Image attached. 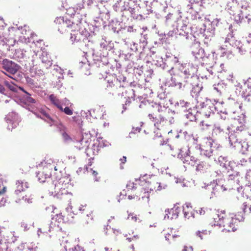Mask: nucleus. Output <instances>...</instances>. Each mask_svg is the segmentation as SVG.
I'll list each match as a JSON object with an SVG mask.
<instances>
[{"mask_svg":"<svg viewBox=\"0 0 251 251\" xmlns=\"http://www.w3.org/2000/svg\"><path fill=\"white\" fill-rule=\"evenodd\" d=\"M49 100L51 102L55 105L59 110H63V107L60 104L59 100L57 99L53 94L50 95Z\"/></svg>","mask_w":251,"mask_h":251,"instance_id":"36","label":"nucleus"},{"mask_svg":"<svg viewBox=\"0 0 251 251\" xmlns=\"http://www.w3.org/2000/svg\"><path fill=\"white\" fill-rule=\"evenodd\" d=\"M180 211V209L179 207L176 206V205H175L174 208L169 209H166L165 211V212L172 214L171 219H176L178 214Z\"/></svg>","mask_w":251,"mask_h":251,"instance_id":"31","label":"nucleus"},{"mask_svg":"<svg viewBox=\"0 0 251 251\" xmlns=\"http://www.w3.org/2000/svg\"><path fill=\"white\" fill-rule=\"evenodd\" d=\"M164 61L166 71L169 72L170 74L173 72L174 65L179 62L178 58L171 53L166 55Z\"/></svg>","mask_w":251,"mask_h":251,"instance_id":"11","label":"nucleus"},{"mask_svg":"<svg viewBox=\"0 0 251 251\" xmlns=\"http://www.w3.org/2000/svg\"><path fill=\"white\" fill-rule=\"evenodd\" d=\"M70 181L71 177L70 175L62 176L59 178L58 180L52 181L50 186V190H51L54 189V192L50 191V193H51V195H59V191L61 190V189L65 190V188L63 187V186L69 184Z\"/></svg>","mask_w":251,"mask_h":251,"instance_id":"3","label":"nucleus"},{"mask_svg":"<svg viewBox=\"0 0 251 251\" xmlns=\"http://www.w3.org/2000/svg\"><path fill=\"white\" fill-rule=\"evenodd\" d=\"M197 112L194 107H191V110H188L186 112L184 113V116L191 122L196 121L197 119L195 113Z\"/></svg>","mask_w":251,"mask_h":251,"instance_id":"30","label":"nucleus"},{"mask_svg":"<svg viewBox=\"0 0 251 251\" xmlns=\"http://www.w3.org/2000/svg\"><path fill=\"white\" fill-rule=\"evenodd\" d=\"M16 184L17 185V189L15 191V193L16 195H19L20 193L24 190V187L25 188L28 187V184L27 182H24L22 181H18Z\"/></svg>","mask_w":251,"mask_h":251,"instance_id":"33","label":"nucleus"},{"mask_svg":"<svg viewBox=\"0 0 251 251\" xmlns=\"http://www.w3.org/2000/svg\"><path fill=\"white\" fill-rule=\"evenodd\" d=\"M224 102H218L216 101L215 104L212 103V107H211V111H215V112H217L218 114H220L221 113H226V109L224 108L222 106Z\"/></svg>","mask_w":251,"mask_h":251,"instance_id":"27","label":"nucleus"},{"mask_svg":"<svg viewBox=\"0 0 251 251\" xmlns=\"http://www.w3.org/2000/svg\"><path fill=\"white\" fill-rule=\"evenodd\" d=\"M152 3L151 2H149L148 1H144L143 2V4H145L146 8H148V10H149L148 12L150 14L152 13L153 12V10L152 9L151 7Z\"/></svg>","mask_w":251,"mask_h":251,"instance_id":"54","label":"nucleus"},{"mask_svg":"<svg viewBox=\"0 0 251 251\" xmlns=\"http://www.w3.org/2000/svg\"><path fill=\"white\" fill-rule=\"evenodd\" d=\"M5 86L10 91L13 92H17L18 86L12 81L5 80L4 81Z\"/></svg>","mask_w":251,"mask_h":251,"instance_id":"37","label":"nucleus"},{"mask_svg":"<svg viewBox=\"0 0 251 251\" xmlns=\"http://www.w3.org/2000/svg\"><path fill=\"white\" fill-rule=\"evenodd\" d=\"M111 30L117 35L121 36L126 30V27L122 26V24L117 20H112L109 23Z\"/></svg>","mask_w":251,"mask_h":251,"instance_id":"14","label":"nucleus"},{"mask_svg":"<svg viewBox=\"0 0 251 251\" xmlns=\"http://www.w3.org/2000/svg\"><path fill=\"white\" fill-rule=\"evenodd\" d=\"M100 45V50L96 51L94 50L92 53L94 62L98 67H103L109 63L108 51L114 47V43L111 41H106L105 37L102 38Z\"/></svg>","mask_w":251,"mask_h":251,"instance_id":"1","label":"nucleus"},{"mask_svg":"<svg viewBox=\"0 0 251 251\" xmlns=\"http://www.w3.org/2000/svg\"><path fill=\"white\" fill-rule=\"evenodd\" d=\"M200 150L201 155H203L207 158H210L213 154V149H205L200 147Z\"/></svg>","mask_w":251,"mask_h":251,"instance_id":"38","label":"nucleus"},{"mask_svg":"<svg viewBox=\"0 0 251 251\" xmlns=\"http://www.w3.org/2000/svg\"><path fill=\"white\" fill-rule=\"evenodd\" d=\"M244 127L243 126H237L235 129H231V132H233V133H236V134H239L240 132H241L244 129Z\"/></svg>","mask_w":251,"mask_h":251,"instance_id":"58","label":"nucleus"},{"mask_svg":"<svg viewBox=\"0 0 251 251\" xmlns=\"http://www.w3.org/2000/svg\"><path fill=\"white\" fill-rule=\"evenodd\" d=\"M244 87L241 95L245 100L249 102L250 101V97H251V77L248 78Z\"/></svg>","mask_w":251,"mask_h":251,"instance_id":"18","label":"nucleus"},{"mask_svg":"<svg viewBox=\"0 0 251 251\" xmlns=\"http://www.w3.org/2000/svg\"><path fill=\"white\" fill-rule=\"evenodd\" d=\"M76 2L75 8L76 10H80L86 7V0H75Z\"/></svg>","mask_w":251,"mask_h":251,"instance_id":"44","label":"nucleus"},{"mask_svg":"<svg viewBox=\"0 0 251 251\" xmlns=\"http://www.w3.org/2000/svg\"><path fill=\"white\" fill-rule=\"evenodd\" d=\"M130 17L136 20H142V16L141 14V4L137 1H133L131 5L129 12Z\"/></svg>","mask_w":251,"mask_h":251,"instance_id":"15","label":"nucleus"},{"mask_svg":"<svg viewBox=\"0 0 251 251\" xmlns=\"http://www.w3.org/2000/svg\"><path fill=\"white\" fill-rule=\"evenodd\" d=\"M190 50L196 60H203L205 58L209 57V54H207L204 49L201 47L200 43L196 39L191 45Z\"/></svg>","mask_w":251,"mask_h":251,"instance_id":"5","label":"nucleus"},{"mask_svg":"<svg viewBox=\"0 0 251 251\" xmlns=\"http://www.w3.org/2000/svg\"><path fill=\"white\" fill-rule=\"evenodd\" d=\"M229 132L228 140L229 144L231 146L236 148L238 145V143H239L241 141H239L237 138L239 134H236V133H232V132H230L229 131Z\"/></svg>","mask_w":251,"mask_h":251,"instance_id":"26","label":"nucleus"},{"mask_svg":"<svg viewBox=\"0 0 251 251\" xmlns=\"http://www.w3.org/2000/svg\"><path fill=\"white\" fill-rule=\"evenodd\" d=\"M63 140L66 142H69L72 140L70 136L65 132H63L62 134Z\"/></svg>","mask_w":251,"mask_h":251,"instance_id":"59","label":"nucleus"},{"mask_svg":"<svg viewBox=\"0 0 251 251\" xmlns=\"http://www.w3.org/2000/svg\"><path fill=\"white\" fill-rule=\"evenodd\" d=\"M212 103H210V105H209L206 109H204V110H202L201 112L204 115V116L207 118L210 117L211 114L215 113L214 110H213V111H210Z\"/></svg>","mask_w":251,"mask_h":251,"instance_id":"46","label":"nucleus"},{"mask_svg":"<svg viewBox=\"0 0 251 251\" xmlns=\"http://www.w3.org/2000/svg\"><path fill=\"white\" fill-rule=\"evenodd\" d=\"M179 30L176 27H174V29L172 30H170L168 32V33L166 34L165 33H161L159 35V44H163L164 42H166L168 38L170 37H173L174 35H176L177 33H178Z\"/></svg>","mask_w":251,"mask_h":251,"instance_id":"25","label":"nucleus"},{"mask_svg":"<svg viewBox=\"0 0 251 251\" xmlns=\"http://www.w3.org/2000/svg\"><path fill=\"white\" fill-rule=\"evenodd\" d=\"M187 21L184 22L181 20V22H177L176 24L173 25V27H176L178 29V27H180L178 34L180 36H185L186 39H188L190 37L195 38V36H193L191 34H189L188 31H187Z\"/></svg>","mask_w":251,"mask_h":251,"instance_id":"17","label":"nucleus"},{"mask_svg":"<svg viewBox=\"0 0 251 251\" xmlns=\"http://www.w3.org/2000/svg\"><path fill=\"white\" fill-rule=\"evenodd\" d=\"M242 43L240 41H238L236 40L235 39H230L229 40V45L232 47L237 48L239 47V45L241 44Z\"/></svg>","mask_w":251,"mask_h":251,"instance_id":"49","label":"nucleus"},{"mask_svg":"<svg viewBox=\"0 0 251 251\" xmlns=\"http://www.w3.org/2000/svg\"><path fill=\"white\" fill-rule=\"evenodd\" d=\"M148 8H146L145 4L142 3L141 4V14L142 16V19H145V16L149 15L150 13L148 12Z\"/></svg>","mask_w":251,"mask_h":251,"instance_id":"48","label":"nucleus"},{"mask_svg":"<svg viewBox=\"0 0 251 251\" xmlns=\"http://www.w3.org/2000/svg\"><path fill=\"white\" fill-rule=\"evenodd\" d=\"M83 39L82 36L79 33L78 31H74L71 33L70 40L73 43L78 42Z\"/></svg>","mask_w":251,"mask_h":251,"instance_id":"32","label":"nucleus"},{"mask_svg":"<svg viewBox=\"0 0 251 251\" xmlns=\"http://www.w3.org/2000/svg\"><path fill=\"white\" fill-rule=\"evenodd\" d=\"M181 16H178L176 12H170L165 16L166 24L168 26L170 25L173 27V25L176 24L177 22H181Z\"/></svg>","mask_w":251,"mask_h":251,"instance_id":"19","label":"nucleus"},{"mask_svg":"<svg viewBox=\"0 0 251 251\" xmlns=\"http://www.w3.org/2000/svg\"><path fill=\"white\" fill-rule=\"evenodd\" d=\"M218 161L220 166L224 169L226 168L227 164L229 162L227 159V157L223 156H220L218 158Z\"/></svg>","mask_w":251,"mask_h":251,"instance_id":"41","label":"nucleus"},{"mask_svg":"<svg viewBox=\"0 0 251 251\" xmlns=\"http://www.w3.org/2000/svg\"><path fill=\"white\" fill-rule=\"evenodd\" d=\"M206 144L207 147H210V149H213V150L214 149L218 150L220 148H221V146L219 144L211 138L208 139Z\"/></svg>","mask_w":251,"mask_h":251,"instance_id":"34","label":"nucleus"},{"mask_svg":"<svg viewBox=\"0 0 251 251\" xmlns=\"http://www.w3.org/2000/svg\"><path fill=\"white\" fill-rule=\"evenodd\" d=\"M217 218H214V225L218 226H225L223 225V216H221L219 214H217Z\"/></svg>","mask_w":251,"mask_h":251,"instance_id":"42","label":"nucleus"},{"mask_svg":"<svg viewBox=\"0 0 251 251\" xmlns=\"http://www.w3.org/2000/svg\"><path fill=\"white\" fill-rule=\"evenodd\" d=\"M19 102L21 105L23 107L26 108L29 111H33L31 108H32L31 104H33L36 102V100L31 97V94L28 93L27 94H24L21 97L20 99Z\"/></svg>","mask_w":251,"mask_h":251,"instance_id":"13","label":"nucleus"},{"mask_svg":"<svg viewBox=\"0 0 251 251\" xmlns=\"http://www.w3.org/2000/svg\"><path fill=\"white\" fill-rule=\"evenodd\" d=\"M133 1L128 0V1H125L123 3V5L122 6L120 11L122 12H124L125 11H128L130 12L131 5Z\"/></svg>","mask_w":251,"mask_h":251,"instance_id":"40","label":"nucleus"},{"mask_svg":"<svg viewBox=\"0 0 251 251\" xmlns=\"http://www.w3.org/2000/svg\"><path fill=\"white\" fill-rule=\"evenodd\" d=\"M209 105H210V103H209L208 101H207L206 103H205L204 102H201L198 106V107L201 109H202V110H204V109H206Z\"/></svg>","mask_w":251,"mask_h":251,"instance_id":"61","label":"nucleus"},{"mask_svg":"<svg viewBox=\"0 0 251 251\" xmlns=\"http://www.w3.org/2000/svg\"><path fill=\"white\" fill-rule=\"evenodd\" d=\"M121 1V0H117L115 4L113 5V10L116 12L120 10L121 8L120 7V3Z\"/></svg>","mask_w":251,"mask_h":251,"instance_id":"60","label":"nucleus"},{"mask_svg":"<svg viewBox=\"0 0 251 251\" xmlns=\"http://www.w3.org/2000/svg\"><path fill=\"white\" fill-rule=\"evenodd\" d=\"M242 10H240L239 13L234 15V21L238 24L245 22V18H248L247 13L245 12L246 7L242 6Z\"/></svg>","mask_w":251,"mask_h":251,"instance_id":"22","label":"nucleus"},{"mask_svg":"<svg viewBox=\"0 0 251 251\" xmlns=\"http://www.w3.org/2000/svg\"><path fill=\"white\" fill-rule=\"evenodd\" d=\"M153 62L155 65L161 68L164 70L166 71V66L165 65L164 58L163 59L162 57H161L159 60H153Z\"/></svg>","mask_w":251,"mask_h":251,"instance_id":"43","label":"nucleus"},{"mask_svg":"<svg viewBox=\"0 0 251 251\" xmlns=\"http://www.w3.org/2000/svg\"><path fill=\"white\" fill-rule=\"evenodd\" d=\"M86 136H88V138H85L84 135H82V137L81 140L76 143L75 147L78 150H81L84 148L85 149V153L88 157L90 156V152L91 150L89 149V143L91 141L90 134H85Z\"/></svg>","mask_w":251,"mask_h":251,"instance_id":"10","label":"nucleus"},{"mask_svg":"<svg viewBox=\"0 0 251 251\" xmlns=\"http://www.w3.org/2000/svg\"><path fill=\"white\" fill-rule=\"evenodd\" d=\"M175 106L181 113H185L188 110H191L190 103L183 100H180L176 102Z\"/></svg>","mask_w":251,"mask_h":251,"instance_id":"21","label":"nucleus"},{"mask_svg":"<svg viewBox=\"0 0 251 251\" xmlns=\"http://www.w3.org/2000/svg\"><path fill=\"white\" fill-rule=\"evenodd\" d=\"M214 89L216 90L218 92L221 93L222 91L225 89L226 85L224 83H218L217 84L213 85Z\"/></svg>","mask_w":251,"mask_h":251,"instance_id":"45","label":"nucleus"},{"mask_svg":"<svg viewBox=\"0 0 251 251\" xmlns=\"http://www.w3.org/2000/svg\"><path fill=\"white\" fill-rule=\"evenodd\" d=\"M223 21L220 18H215L213 19L211 23L209 24L208 26L204 30L203 36L204 37V44H208V41L211 40L215 33L216 28H219L221 27Z\"/></svg>","mask_w":251,"mask_h":251,"instance_id":"2","label":"nucleus"},{"mask_svg":"<svg viewBox=\"0 0 251 251\" xmlns=\"http://www.w3.org/2000/svg\"><path fill=\"white\" fill-rule=\"evenodd\" d=\"M236 49L238 50V52L241 55L244 54L245 52L247 51V50L246 48L244 47V45L242 43L239 46V47L237 48Z\"/></svg>","mask_w":251,"mask_h":251,"instance_id":"53","label":"nucleus"},{"mask_svg":"<svg viewBox=\"0 0 251 251\" xmlns=\"http://www.w3.org/2000/svg\"><path fill=\"white\" fill-rule=\"evenodd\" d=\"M2 65V68L11 75H15L20 68V66L16 63L7 59L3 60Z\"/></svg>","mask_w":251,"mask_h":251,"instance_id":"9","label":"nucleus"},{"mask_svg":"<svg viewBox=\"0 0 251 251\" xmlns=\"http://www.w3.org/2000/svg\"><path fill=\"white\" fill-rule=\"evenodd\" d=\"M78 32L81 34V35L82 36V38H83V39H84L85 37H87V35L89 34L88 32L85 28L84 29L80 30L79 31H78Z\"/></svg>","mask_w":251,"mask_h":251,"instance_id":"64","label":"nucleus"},{"mask_svg":"<svg viewBox=\"0 0 251 251\" xmlns=\"http://www.w3.org/2000/svg\"><path fill=\"white\" fill-rule=\"evenodd\" d=\"M97 8L99 10V13L100 21L102 22V25H103L105 22L103 21V19L108 21L110 18V13L109 10L106 9L104 6L102 5H96Z\"/></svg>","mask_w":251,"mask_h":251,"instance_id":"20","label":"nucleus"},{"mask_svg":"<svg viewBox=\"0 0 251 251\" xmlns=\"http://www.w3.org/2000/svg\"><path fill=\"white\" fill-rule=\"evenodd\" d=\"M101 23H102L100 21V19L98 17L97 18V20H95L94 24L93 25V26L98 28L101 26Z\"/></svg>","mask_w":251,"mask_h":251,"instance_id":"56","label":"nucleus"},{"mask_svg":"<svg viewBox=\"0 0 251 251\" xmlns=\"http://www.w3.org/2000/svg\"><path fill=\"white\" fill-rule=\"evenodd\" d=\"M182 152L183 151L182 149L179 150V152L177 155V158L180 159L184 163H188L194 165L197 161V159L193 156H187L183 157Z\"/></svg>","mask_w":251,"mask_h":251,"instance_id":"24","label":"nucleus"},{"mask_svg":"<svg viewBox=\"0 0 251 251\" xmlns=\"http://www.w3.org/2000/svg\"><path fill=\"white\" fill-rule=\"evenodd\" d=\"M54 22L56 24H62V26L64 27H69V25L67 23V22H64V19L62 17H58L56 18V19L54 21Z\"/></svg>","mask_w":251,"mask_h":251,"instance_id":"47","label":"nucleus"},{"mask_svg":"<svg viewBox=\"0 0 251 251\" xmlns=\"http://www.w3.org/2000/svg\"><path fill=\"white\" fill-rule=\"evenodd\" d=\"M120 55H121V56L123 57L125 60H129L131 58L132 54L131 53L128 52L127 53H123L121 54Z\"/></svg>","mask_w":251,"mask_h":251,"instance_id":"63","label":"nucleus"},{"mask_svg":"<svg viewBox=\"0 0 251 251\" xmlns=\"http://www.w3.org/2000/svg\"><path fill=\"white\" fill-rule=\"evenodd\" d=\"M64 112L66 114L68 115H71L73 114V110L71 109L68 106L65 107V108H63V110H61Z\"/></svg>","mask_w":251,"mask_h":251,"instance_id":"62","label":"nucleus"},{"mask_svg":"<svg viewBox=\"0 0 251 251\" xmlns=\"http://www.w3.org/2000/svg\"><path fill=\"white\" fill-rule=\"evenodd\" d=\"M234 163L233 162L229 161V163H227L226 168H225V170L227 171V172L228 173V171H233L234 170L233 165Z\"/></svg>","mask_w":251,"mask_h":251,"instance_id":"55","label":"nucleus"},{"mask_svg":"<svg viewBox=\"0 0 251 251\" xmlns=\"http://www.w3.org/2000/svg\"><path fill=\"white\" fill-rule=\"evenodd\" d=\"M141 130V128L140 127H133L132 128V131L130 132H129V137L131 138V135L132 134H136V133L140 132Z\"/></svg>","mask_w":251,"mask_h":251,"instance_id":"57","label":"nucleus"},{"mask_svg":"<svg viewBox=\"0 0 251 251\" xmlns=\"http://www.w3.org/2000/svg\"><path fill=\"white\" fill-rule=\"evenodd\" d=\"M226 50H227L226 49V48H224V47L221 46L217 50V53L219 54L221 57H225L226 56Z\"/></svg>","mask_w":251,"mask_h":251,"instance_id":"51","label":"nucleus"},{"mask_svg":"<svg viewBox=\"0 0 251 251\" xmlns=\"http://www.w3.org/2000/svg\"><path fill=\"white\" fill-rule=\"evenodd\" d=\"M244 217L241 212H238L237 214L234 215V217H232L231 221H233L234 219L238 220L239 222L243 221L244 220Z\"/></svg>","mask_w":251,"mask_h":251,"instance_id":"50","label":"nucleus"},{"mask_svg":"<svg viewBox=\"0 0 251 251\" xmlns=\"http://www.w3.org/2000/svg\"><path fill=\"white\" fill-rule=\"evenodd\" d=\"M42 62L45 65V67L48 69L52 65V60L50 58H49L47 54H46V56L43 54V56L41 58Z\"/></svg>","mask_w":251,"mask_h":251,"instance_id":"39","label":"nucleus"},{"mask_svg":"<svg viewBox=\"0 0 251 251\" xmlns=\"http://www.w3.org/2000/svg\"><path fill=\"white\" fill-rule=\"evenodd\" d=\"M228 180L234 181V182L237 185H239L240 179H242L240 173L237 170H233V171H228Z\"/></svg>","mask_w":251,"mask_h":251,"instance_id":"23","label":"nucleus"},{"mask_svg":"<svg viewBox=\"0 0 251 251\" xmlns=\"http://www.w3.org/2000/svg\"><path fill=\"white\" fill-rule=\"evenodd\" d=\"M51 174L49 173H45L44 172H39L36 173V177L40 182H44L47 178H49Z\"/></svg>","mask_w":251,"mask_h":251,"instance_id":"35","label":"nucleus"},{"mask_svg":"<svg viewBox=\"0 0 251 251\" xmlns=\"http://www.w3.org/2000/svg\"><path fill=\"white\" fill-rule=\"evenodd\" d=\"M34 113L37 117L42 119L49 123H51L53 122L52 118L44 110L42 109L39 113L34 112Z\"/></svg>","mask_w":251,"mask_h":251,"instance_id":"28","label":"nucleus"},{"mask_svg":"<svg viewBox=\"0 0 251 251\" xmlns=\"http://www.w3.org/2000/svg\"><path fill=\"white\" fill-rule=\"evenodd\" d=\"M170 74L171 77L166 80V86L169 87H175L179 90H184L185 88H187V84L181 81V75L180 74H173L172 72Z\"/></svg>","mask_w":251,"mask_h":251,"instance_id":"4","label":"nucleus"},{"mask_svg":"<svg viewBox=\"0 0 251 251\" xmlns=\"http://www.w3.org/2000/svg\"><path fill=\"white\" fill-rule=\"evenodd\" d=\"M201 5V4L188 2L185 7L187 17H190L193 20L201 19V17L198 10Z\"/></svg>","mask_w":251,"mask_h":251,"instance_id":"7","label":"nucleus"},{"mask_svg":"<svg viewBox=\"0 0 251 251\" xmlns=\"http://www.w3.org/2000/svg\"><path fill=\"white\" fill-rule=\"evenodd\" d=\"M179 70L181 74L185 75L183 80L184 83L187 84V83H192V80H198V77L195 74V69L192 66L188 65L187 67L186 65L185 66L182 65Z\"/></svg>","mask_w":251,"mask_h":251,"instance_id":"6","label":"nucleus"},{"mask_svg":"<svg viewBox=\"0 0 251 251\" xmlns=\"http://www.w3.org/2000/svg\"><path fill=\"white\" fill-rule=\"evenodd\" d=\"M148 34L145 32L141 33V37L140 38V41L143 44L147 45L148 40Z\"/></svg>","mask_w":251,"mask_h":251,"instance_id":"52","label":"nucleus"},{"mask_svg":"<svg viewBox=\"0 0 251 251\" xmlns=\"http://www.w3.org/2000/svg\"><path fill=\"white\" fill-rule=\"evenodd\" d=\"M8 124L7 129L11 130L17 126L20 122V119L17 113L14 112L9 113L5 117Z\"/></svg>","mask_w":251,"mask_h":251,"instance_id":"8","label":"nucleus"},{"mask_svg":"<svg viewBox=\"0 0 251 251\" xmlns=\"http://www.w3.org/2000/svg\"><path fill=\"white\" fill-rule=\"evenodd\" d=\"M249 147L248 142L241 141L236 148L240 149V151L243 154H248L249 151Z\"/></svg>","mask_w":251,"mask_h":251,"instance_id":"29","label":"nucleus"},{"mask_svg":"<svg viewBox=\"0 0 251 251\" xmlns=\"http://www.w3.org/2000/svg\"><path fill=\"white\" fill-rule=\"evenodd\" d=\"M190 87H192L191 94L193 98L197 97L203 88L202 83L199 80V77H198L197 81L192 80V83H187V88H189Z\"/></svg>","mask_w":251,"mask_h":251,"instance_id":"16","label":"nucleus"},{"mask_svg":"<svg viewBox=\"0 0 251 251\" xmlns=\"http://www.w3.org/2000/svg\"><path fill=\"white\" fill-rule=\"evenodd\" d=\"M151 106L159 113L172 112L175 113L174 111H172L168 105V103L165 102L164 100L159 101L158 102H151Z\"/></svg>","mask_w":251,"mask_h":251,"instance_id":"12","label":"nucleus"}]
</instances>
